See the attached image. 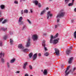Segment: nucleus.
<instances>
[{
  "label": "nucleus",
  "instance_id": "29",
  "mask_svg": "<svg viewBox=\"0 0 76 76\" xmlns=\"http://www.w3.org/2000/svg\"><path fill=\"white\" fill-rule=\"evenodd\" d=\"M48 55H49V53H48V52H46L44 54V55L45 56H48Z\"/></svg>",
  "mask_w": 76,
  "mask_h": 76
},
{
  "label": "nucleus",
  "instance_id": "3",
  "mask_svg": "<svg viewBox=\"0 0 76 76\" xmlns=\"http://www.w3.org/2000/svg\"><path fill=\"white\" fill-rule=\"evenodd\" d=\"M47 14L48 19H50V18L53 16V14L51 13V12L50 11L48 12Z\"/></svg>",
  "mask_w": 76,
  "mask_h": 76
},
{
  "label": "nucleus",
  "instance_id": "27",
  "mask_svg": "<svg viewBox=\"0 0 76 76\" xmlns=\"http://www.w3.org/2000/svg\"><path fill=\"white\" fill-rule=\"evenodd\" d=\"M73 3H69L68 4V6H73Z\"/></svg>",
  "mask_w": 76,
  "mask_h": 76
},
{
  "label": "nucleus",
  "instance_id": "63",
  "mask_svg": "<svg viewBox=\"0 0 76 76\" xmlns=\"http://www.w3.org/2000/svg\"><path fill=\"white\" fill-rule=\"evenodd\" d=\"M30 76H32V75H31Z\"/></svg>",
  "mask_w": 76,
  "mask_h": 76
},
{
  "label": "nucleus",
  "instance_id": "18",
  "mask_svg": "<svg viewBox=\"0 0 76 76\" xmlns=\"http://www.w3.org/2000/svg\"><path fill=\"white\" fill-rule=\"evenodd\" d=\"M47 73H48V72H47V69H45L43 72V73L44 75H47Z\"/></svg>",
  "mask_w": 76,
  "mask_h": 76
},
{
  "label": "nucleus",
  "instance_id": "31",
  "mask_svg": "<svg viewBox=\"0 0 76 76\" xmlns=\"http://www.w3.org/2000/svg\"><path fill=\"white\" fill-rule=\"evenodd\" d=\"M74 37L76 39V31L74 32Z\"/></svg>",
  "mask_w": 76,
  "mask_h": 76
},
{
  "label": "nucleus",
  "instance_id": "41",
  "mask_svg": "<svg viewBox=\"0 0 76 76\" xmlns=\"http://www.w3.org/2000/svg\"><path fill=\"white\" fill-rule=\"evenodd\" d=\"M76 70V68L74 67L72 69V72H74Z\"/></svg>",
  "mask_w": 76,
  "mask_h": 76
},
{
  "label": "nucleus",
  "instance_id": "46",
  "mask_svg": "<svg viewBox=\"0 0 76 76\" xmlns=\"http://www.w3.org/2000/svg\"><path fill=\"white\" fill-rule=\"evenodd\" d=\"M27 27L26 26H24L23 27V28L25 29V28H26Z\"/></svg>",
  "mask_w": 76,
  "mask_h": 76
},
{
  "label": "nucleus",
  "instance_id": "52",
  "mask_svg": "<svg viewBox=\"0 0 76 76\" xmlns=\"http://www.w3.org/2000/svg\"><path fill=\"white\" fill-rule=\"evenodd\" d=\"M69 49H72V46L70 47Z\"/></svg>",
  "mask_w": 76,
  "mask_h": 76
},
{
  "label": "nucleus",
  "instance_id": "33",
  "mask_svg": "<svg viewBox=\"0 0 76 76\" xmlns=\"http://www.w3.org/2000/svg\"><path fill=\"white\" fill-rule=\"evenodd\" d=\"M0 56H3V57H4V53H0Z\"/></svg>",
  "mask_w": 76,
  "mask_h": 76
},
{
  "label": "nucleus",
  "instance_id": "19",
  "mask_svg": "<svg viewBox=\"0 0 76 76\" xmlns=\"http://www.w3.org/2000/svg\"><path fill=\"white\" fill-rule=\"evenodd\" d=\"M27 64L28 63L27 62H26L24 64V65L23 66V69H26V65H27Z\"/></svg>",
  "mask_w": 76,
  "mask_h": 76
},
{
  "label": "nucleus",
  "instance_id": "7",
  "mask_svg": "<svg viewBox=\"0 0 76 76\" xmlns=\"http://www.w3.org/2000/svg\"><path fill=\"white\" fill-rule=\"evenodd\" d=\"M38 35L37 34L34 35L32 37V39L33 41H37L38 39Z\"/></svg>",
  "mask_w": 76,
  "mask_h": 76
},
{
  "label": "nucleus",
  "instance_id": "1",
  "mask_svg": "<svg viewBox=\"0 0 76 76\" xmlns=\"http://www.w3.org/2000/svg\"><path fill=\"white\" fill-rule=\"evenodd\" d=\"M50 36V42L51 43V44H52V43L53 42V39H54V38H56L58 37V33H57L56 35L54 37H53V36L52 35H51Z\"/></svg>",
  "mask_w": 76,
  "mask_h": 76
},
{
  "label": "nucleus",
  "instance_id": "45",
  "mask_svg": "<svg viewBox=\"0 0 76 76\" xmlns=\"http://www.w3.org/2000/svg\"><path fill=\"white\" fill-rule=\"evenodd\" d=\"M29 67L30 69H32V67L30 65Z\"/></svg>",
  "mask_w": 76,
  "mask_h": 76
},
{
  "label": "nucleus",
  "instance_id": "17",
  "mask_svg": "<svg viewBox=\"0 0 76 76\" xmlns=\"http://www.w3.org/2000/svg\"><path fill=\"white\" fill-rule=\"evenodd\" d=\"M0 7L1 9L4 10L5 9V5H1L0 6Z\"/></svg>",
  "mask_w": 76,
  "mask_h": 76
},
{
  "label": "nucleus",
  "instance_id": "39",
  "mask_svg": "<svg viewBox=\"0 0 76 76\" xmlns=\"http://www.w3.org/2000/svg\"><path fill=\"white\" fill-rule=\"evenodd\" d=\"M21 15H23V10H21Z\"/></svg>",
  "mask_w": 76,
  "mask_h": 76
},
{
  "label": "nucleus",
  "instance_id": "50",
  "mask_svg": "<svg viewBox=\"0 0 76 76\" xmlns=\"http://www.w3.org/2000/svg\"><path fill=\"white\" fill-rule=\"evenodd\" d=\"M1 15V11L0 10V16Z\"/></svg>",
  "mask_w": 76,
  "mask_h": 76
},
{
  "label": "nucleus",
  "instance_id": "6",
  "mask_svg": "<svg viewBox=\"0 0 76 76\" xmlns=\"http://www.w3.org/2000/svg\"><path fill=\"white\" fill-rule=\"evenodd\" d=\"M30 41H31V38L29 37L28 38V41L27 42V43L26 44V46L27 47H29L30 46V45L31 44V42Z\"/></svg>",
  "mask_w": 76,
  "mask_h": 76
},
{
  "label": "nucleus",
  "instance_id": "56",
  "mask_svg": "<svg viewBox=\"0 0 76 76\" xmlns=\"http://www.w3.org/2000/svg\"><path fill=\"white\" fill-rule=\"evenodd\" d=\"M73 22V20H71V22Z\"/></svg>",
  "mask_w": 76,
  "mask_h": 76
},
{
  "label": "nucleus",
  "instance_id": "11",
  "mask_svg": "<svg viewBox=\"0 0 76 76\" xmlns=\"http://www.w3.org/2000/svg\"><path fill=\"white\" fill-rule=\"evenodd\" d=\"M8 20L5 19L3 20V21L1 22V23L2 24H5V23H7V22H8Z\"/></svg>",
  "mask_w": 76,
  "mask_h": 76
},
{
  "label": "nucleus",
  "instance_id": "58",
  "mask_svg": "<svg viewBox=\"0 0 76 76\" xmlns=\"http://www.w3.org/2000/svg\"><path fill=\"white\" fill-rule=\"evenodd\" d=\"M49 1H53V0H49Z\"/></svg>",
  "mask_w": 76,
  "mask_h": 76
},
{
  "label": "nucleus",
  "instance_id": "35",
  "mask_svg": "<svg viewBox=\"0 0 76 76\" xmlns=\"http://www.w3.org/2000/svg\"><path fill=\"white\" fill-rule=\"evenodd\" d=\"M7 65L8 68L10 67V64L9 62H7Z\"/></svg>",
  "mask_w": 76,
  "mask_h": 76
},
{
  "label": "nucleus",
  "instance_id": "47",
  "mask_svg": "<svg viewBox=\"0 0 76 76\" xmlns=\"http://www.w3.org/2000/svg\"><path fill=\"white\" fill-rule=\"evenodd\" d=\"M16 73H20V72L19 71H17L16 72H15Z\"/></svg>",
  "mask_w": 76,
  "mask_h": 76
},
{
  "label": "nucleus",
  "instance_id": "26",
  "mask_svg": "<svg viewBox=\"0 0 76 76\" xmlns=\"http://www.w3.org/2000/svg\"><path fill=\"white\" fill-rule=\"evenodd\" d=\"M15 58H13L10 61V63H13L15 61Z\"/></svg>",
  "mask_w": 76,
  "mask_h": 76
},
{
  "label": "nucleus",
  "instance_id": "59",
  "mask_svg": "<svg viewBox=\"0 0 76 76\" xmlns=\"http://www.w3.org/2000/svg\"><path fill=\"white\" fill-rule=\"evenodd\" d=\"M74 1L75 0H72V2H73V1Z\"/></svg>",
  "mask_w": 76,
  "mask_h": 76
},
{
  "label": "nucleus",
  "instance_id": "55",
  "mask_svg": "<svg viewBox=\"0 0 76 76\" xmlns=\"http://www.w3.org/2000/svg\"><path fill=\"white\" fill-rule=\"evenodd\" d=\"M43 35H46V34L44 33L43 34Z\"/></svg>",
  "mask_w": 76,
  "mask_h": 76
},
{
  "label": "nucleus",
  "instance_id": "30",
  "mask_svg": "<svg viewBox=\"0 0 76 76\" xmlns=\"http://www.w3.org/2000/svg\"><path fill=\"white\" fill-rule=\"evenodd\" d=\"M70 0H65V1L66 4H68Z\"/></svg>",
  "mask_w": 76,
  "mask_h": 76
},
{
  "label": "nucleus",
  "instance_id": "43",
  "mask_svg": "<svg viewBox=\"0 0 76 76\" xmlns=\"http://www.w3.org/2000/svg\"><path fill=\"white\" fill-rule=\"evenodd\" d=\"M3 20V18H0V22H1V21H2V20Z\"/></svg>",
  "mask_w": 76,
  "mask_h": 76
},
{
  "label": "nucleus",
  "instance_id": "16",
  "mask_svg": "<svg viewBox=\"0 0 76 76\" xmlns=\"http://www.w3.org/2000/svg\"><path fill=\"white\" fill-rule=\"evenodd\" d=\"M45 12H46L45 10H44L43 11L41 12L40 13V15H43L45 13Z\"/></svg>",
  "mask_w": 76,
  "mask_h": 76
},
{
  "label": "nucleus",
  "instance_id": "15",
  "mask_svg": "<svg viewBox=\"0 0 76 76\" xmlns=\"http://www.w3.org/2000/svg\"><path fill=\"white\" fill-rule=\"evenodd\" d=\"M33 3H34L35 5H38V1L37 0H33Z\"/></svg>",
  "mask_w": 76,
  "mask_h": 76
},
{
  "label": "nucleus",
  "instance_id": "42",
  "mask_svg": "<svg viewBox=\"0 0 76 76\" xmlns=\"http://www.w3.org/2000/svg\"><path fill=\"white\" fill-rule=\"evenodd\" d=\"M2 45H3V44L2 43V42H0V46L2 47Z\"/></svg>",
  "mask_w": 76,
  "mask_h": 76
},
{
  "label": "nucleus",
  "instance_id": "49",
  "mask_svg": "<svg viewBox=\"0 0 76 76\" xmlns=\"http://www.w3.org/2000/svg\"><path fill=\"white\" fill-rule=\"evenodd\" d=\"M25 76H29V75H28V74H26L25 75Z\"/></svg>",
  "mask_w": 76,
  "mask_h": 76
},
{
  "label": "nucleus",
  "instance_id": "38",
  "mask_svg": "<svg viewBox=\"0 0 76 76\" xmlns=\"http://www.w3.org/2000/svg\"><path fill=\"white\" fill-rule=\"evenodd\" d=\"M4 39H7V36H5L4 37Z\"/></svg>",
  "mask_w": 76,
  "mask_h": 76
},
{
  "label": "nucleus",
  "instance_id": "36",
  "mask_svg": "<svg viewBox=\"0 0 76 76\" xmlns=\"http://www.w3.org/2000/svg\"><path fill=\"white\" fill-rule=\"evenodd\" d=\"M14 3L15 4H18V2L16 1H14Z\"/></svg>",
  "mask_w": 76,
  "mask_h": 76
},
{
  "label": "nucleus",
  "instance_id": "10",
  "mask_svg": "<svg viewBox=\"0 0 76 76\" xmlns=\"http://www.w3.org/2000/svg\"><path fill=\"white\" fill-rule=\"evenodd\" d=\"M18 48H19L20 49H22V50H23L24 49V47L22 46V44H19L18 46Z\"/></svg>",
  "mask_w": 76,
  "mask_h": 76
},
{
  "label": "nucleus",
  "instance_id": "32",
  "mask_svg": "<svg viewBox=\"0 0 76 76\" xmlns=\"http://www.w3.org/2000/svg\"><path fill=\"white\" fill-rule=\"evenodd\" d=\"M37 5H38V7H39V8L41 7V6H42L41 4L39 3H38Z\"/></svg>",
  "mask_w": 76,
  "mask_h": 76
},
{
  "label": "nucleus",
  "instance_id": "48",
  "mask_svg": "<svg viewBox=\"0 0 76 76\" xmlns=\"http://www.w3.org/2000/svg\"><path fill=\"white\" fill-rule=\"evenodd\" d=\"M30 12H31V13H32V12H33V11H32V9H31L30 10Z\"/></svg>",
  "mask_w": 76,
  "mask_h": 76
},
{
  "label": "nucleus",
  "instance_id": "13",
  "mask_svg": "<svg viewBox=\"0 0 76 76\" xmlns=\"http://www.w3.org/2000/svg\"><path fill=\"white\" fill-rule=\"evenodd\" d=\"M37 53H35L34 54L33 58V60H36V58H37Z\"/></svg>",
  "mask_w": 76,
  "mask_h": 76
},
{
  "label": "nucleus",
  "instance_id": "21",
  "mask_svg": "<svg viewBox=\"0 0 76 76\" xmlns=\"http://www.w3.org/2000/svg\"><path fill=\"white\" fill-rule=\"evenodd\" d=\"M0 31H7V29H0Z\"/></svg>",
  "mask_w": 76,
  "mask_h": 76
},
{
  "label": "nucleus",
  "instance_id": "5",
  "mask_svg": "<svg viewBox=\"0 0 76 76\" xmlns=\"http://www.w3.org/2000/svg\"><path fill=\"white\" fill-rule=\"evenodd\" d=\"M55 52L54 53H56V56H60V51L57 48H55Z\"/></svg>",
  "mask_w": 76,
  "mask_h": 76
},
{
  "label": "nucleus",
  "instance_id": "22",
  "mask_svg": "<svg viewBox=\"0 0 76 76\" xmlns=\"http://www.w3.org/2000/svg\"><path fill=\"white\" fill-rule=\"evenodd\" d=\"M10 42L11 44V45H12L13 44V41L12 39H10Z\"/></svg>",
  "mask_w": 76,
  "mask_h": 76
},
{
  "label": "nucleus",
  "instance_id": "23",
  "mask_svg": "<svg viewBox=\"0 0 76 76\" xmlns=\"http://www.w3.org/2000/svg\"><path fill=\"white\" fill-rule=\"evenodd\" d=\"M33 55V53H30L28 55L29 57L30 58H31Z\"/></svg>",
  "mask_w": 76,
  "mask_h": 76
},
{
  "label": "nucleus",
  "instance_id": "51",
  "mask_svg": "<svg viewBox=\"0 0 76 76\" xmlns=\"http://www.w3.org/2000/svg\"><path fill=\"white\" fill-rule=\"evenodd\" d=\"M55 28H57L58 26H57V25H55Z\"/></svg>",
  "mask_w": 76,
  "mask_h": 76
},
{
  "label": "nucleus",
  "instance_id": "4",
  "mask_svg": "<svg viewBox=\"0 0 76 76\" xmlns=\"http://www.w3.org/2000/svg\"><path fill=\"white\" fill-rule=\"evenodd\" d=\"M23 19V18L22 17H20L18 20V23L19 25H23L24 24V23L23 21L22 20Z\"/></svg>",
  "mask_w": 76,
  "mask_h": 76
},
{
  "label": "nucleus",
  "instance_id": "34",
  "mask_svg": "<svg viewBox=\"0 0 76 76\" xmlns=\"http://www.w3.org/2000/svg\"><path fill=\"white\" fill-rule=\"evenodd\" d=\"M1 61L2 63H4V59L3 58H2L1 59Z\"/></svg>",
  "mask_w": 76,
  "mask_h": 76
},
{
  "label": "nucleus",
  "instance_id": "20",
  "mask_svg": "<svg viewBox=\"0 0 76 76\" xmlns=\"http://www.w3.org/2000/svg\"><path fill=\"white\" fill-rule=\"evenodd\" d=\"M45 40H43V43L42 44V45L43 47H45Z\"/></svg>",
  "mask_w": 76,
  "mask_h": 76
},
{
  "label": "nucleus",
  "instance_id": "53",
  "mask_svg": "<svg viewBox=\"0 0 76 76\" xmlns=\"http://www.w3.org/2000/svg\"><path fill=\"white\" fill-rule=\"evenodd\" d=\"M48 9H49V8H48V7H47L46 8V10H48Z\"/></svg>",
  "mask_w": 76,
  "mask_h": 76
},
{
  "label": "nucleus",
  "instance_id": "37",
  "mask_svg": "<svg viewBox=\"0 0 76 76\" xmlns=\"http://www.w3.org/2000/svg\"><path fill=\"white\" fill-rule=\"evenodd\" d=\"M60 22V19L58 18H57V23H58V22Z\"/></svg>",
  "mask_w": 76,
  "mask_h": 76
},
{
  "label": "nucleus",
  "instance_id": "24",
  "mask_svg": "<svg viewBox=\"0 0 76 76\" xmlns=\"http://www.w3.org/2000/svg\"><path fill=\"white\" fill-rule=\"evenodd\" d=\"M24 13H28V10L26 9L24 10Z\"/></svg>",
  "mask_w": 76,
  "mask_h": 76
},
{
  "label": "nucleus",
  "instance_id": "40",
  "mask_svg": "<svg viewBox=\"0 0 76 76\" xmlns=\"http://www.w3.org/2000/svg\"><path fill=\"white\" fill-rule=\"evenodd\" d=\"M44 48V49L45 50V51H47L48 50L47 49V48L45 47V46H43Z\"/></svg>",
  "mask_w": 76,
  "mask_h": 76
},
{
  "label": "nucleus",
  "instance_id": "12",
  "mask_svg": "<svg viewBox=\"0 0 76 76\" xmlns=\"http://www.w3.org/2000/svg\"><path fill=\"white\" fill-rule=\"evenodd\" d=\"M71 53V50H70V49H68L66 51V54H67V55H69V54Z\"/></svg>",
  "mask_w": 76,
  "mask_h": 76
},
{
  "label": "nucleus",
  "instance_id": "54",
  "mask_svg": "<svg viewBox=\"0 0 76 76\" xmlns=\"http://www.w3.org/2000/svg\"><path fill=\"white\" fill-rule=\"evenodd\" d=\"M74 11H75V12H76V8L74 9Z\"/></svg>",
  "mask_w": 76,
  "mask_h": 76
},
{
  "label": "nucleus",
  "instance_id": "25",
  "mask_svg": "<svg viewBox=\"0 0 76 76\" xmlns=\"http://www.w3.org/2000/svg\"><path fill=\"white\" fill-rule=\"evenodd\" d=\"M28 51H29V50L27 49H25L23 50V52L24 53H26V52H28Z\"/></svg>",
  "mask_w": 76,
  "mask_h": 76
},
{
  "label": "nucleus",
  "instance_id": "60",
  "mask_svg": "<svg viewBox=\"0 0 76 76\" xmlns=\"http://www.w3.org/2000/svg\"><path fill=\"white\" fill-rule=\"evenodd\" d=\"M41 72H43V70H41Z\"/></svg>",
  "mask_w": 76,
  "mask_h": 76
},
{
  "label": "nucleus",
  "instance_id": "28",
  "mask_svg": "<svg viewBox=\"0 0 76 76\" xmlns=\"http://www.w3.org/2000/svg\"><path fill=\"white\" fill-rule=\"evenodd\" d=\"M27 20V22H28V23H29V24H30V25L32 24V23L31 22V21L30 20H29V19H28Z\"/></svg>",
  "mask_w": 76,
  "mask_h": 76
},
{
  "label": "nucleus",
  "instance_id": "62",
  "mask_svg": "<svg viewBox=\"0 0 76 76\" xmlns=\"http://www.w3.org/2000/svg\"><path fill=\"white\" fill-rule=\"evenodd\" d=\"M23 0V1H25V0Z\"/></svg>",
  "mask_w": 76,
  "mask_h": 76
},
{
  "label": "nucleus",
  "instance_id": "14",
  "mask_svg": "<svg viewBox=\"0 0 76 76\" xmlns=\"http://www.w3.org/2000/svg\"><path fill=\"white\" fill-rule=\"evenodd\" d=\"M73 58L72 57L71 58H70L69 59V61H68V63H69V64H70L72 63V61L73 60Z\"/></svg>",
  "mask_w": 76,
  "mask_h": 76
},
{
  "label": "nucleus",
  "instance_id": "44",
  "mask_svg": "<svg viewBox=\"0 0 76 76\" xmlns=\"http://www.w3.org/2000/svg\"><path fill=\"white\" fill-rule=\"evenodd\" d=\"M38 56L39 57H41V53H38Z\"/></svg>",
  "mask_w": 76,
  "mask_h": 76
},
{
  "label": "nucleus",
  "instance_id": "57",
  "mask_svg": "<svg viewBox=\"0 0 76 76\" xmlns=\"http://www.w3.org/2000/svg\"><path fill=\"white\" fill-rule=\"evenodd\" d=\"M2 29H5V28H4V27H2Z\"/></svg>",
  "mask_w": 76,
  "mask_h": 76
},
{
  "label": "nucleus",
  "instance_id": "61",
  "mask_svg": "<svg viewBox=\"0 0 76 76\" xmlns=\"http://www.w3.org/2000/svg\"><path fill=\"white\" fill-rule=\"evenodd\" d=\"M7 27H6V28H5V29H7Z\"/></svg>",
  "mask_w": 76,
  "mask_h": 76
},
{
  "label": "nucleus",
  "instance_id": "8",
  "mask_svg": "<svg viewBox=\"0 0 76 76\" xmlns=\"http://www.w3.org/2000/svg\"><path fill=\"white\" fill-rule=\"evenodd\" d=\"M69 68H70V66H69L68 67H67V68H66V70L65 71V76H68V74H69V71L67 72Z\"/></svg>",
  "mask_w": 76,
  "mask_h": 76
},
{
  "label": "nucleus",
  "instance_id": "2",
  "mask_svg": "<svg viewBox=\"0 0 76 76\" xmlns=\"http://www.w3.org/2000/svg\"><path fill=\"white\" fill-rule=\"evenodd\" d=\"M64 15H65V12L64 11L61 12L57 15L56 18H60L61 17H63Z\"/></svg>",
  "mask_w": 76,
  "mask_h": 76
},
{
  "label": "nucleus",
  "instance_id": "9",
  "mask_svg": "<svg viewBox=\"0 0 76 76\" xmlns=\"http://www.w3.org/2000/svg\"><path fill=\"white\" fill-rule=\"evenodd\" d=\"M60 39L58 38L56 39H54L53 40V44H57V43L58 42V40Z\"/></svg>",
  "mask_w": 76,
  "mask_h": 76
}]
</instances>
